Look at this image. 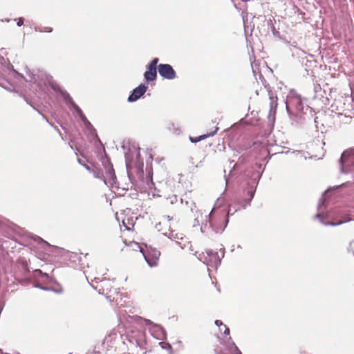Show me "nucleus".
Here are the masks:
<instances>
[{
	"mask_svg": "<svg viewBox=\"0 0 354 354\" xmlns=\"http://www.w3.org/2000/svg\"><path fill=\"white\" fill-rule=\"evenodd\" d=\"M43 31L46 32H51L53 31V28L51 27H46Z\"/></svg>",
	"mask_w": 354,
	"mask_h": 354,
	"instance_id": "15",
	"label": "nucleus"
},
{
	"mask_svg": "<svg viewBox=\"0 0 354 354\" xmlns=\"http://www.w3.org/2000/svg\"><path fill=\"white\" fill-rule=\"evenodd\" d=\"M163 217L165 218H166L169 221L175 219V216L174 215H171V216H170V215H165V216H163Z\"/></svg>",
	"mask_w": 354,
	"mask_h": 354,
	"instance_id": "13",
	"label": "nucleus"
},
{
	"mask_svg": "<svg viewBox=\"0 0 354 354\" xmlns=\"http://www.w3.org/2000/svg\"><path fill=\"white\" fill-rule=\"evenodd\" d=\"M83 166L88 170L90 172H91L92 171V169H93V166L92 167H90L88 166V165L86 164H83Z\"/></svg>",
	"mask_w": 354,
	"mask_h": 354,
	"instance_id": "16",
	"label": "nucleus"
},
{
	"mask_svg": "<svg viewBox=\"0 0 354 354\" xmlns=\"http://www.w3.org/2000/svg\"><path fill=\"white\" fill-rule=\"evenodd\" d=\"M150 252H149L147 255L143 254L145 260L151 267H154L158 265V260L160 255V252L159 251H153V258L150 257Z\"/></svg>",
	"mask_w": 354,
	"mask_h": 354,
	"instance_id": "7",
	"label": "nucleus"
},
{
	"mask_svg": "<svg viewBox=\"0 0 354 354\" xmlns=\"http://www.w3.org/2000/svg\"><path fill=\"white\" fill-rule=\"evenodd\" d=\"M218 218L220 219L223 223V225L218 226L216 219L215 213L211 212V214H209V222H210L211 225L216 227L219 230H223L225 227L226 224L228 221L227 219V216H226L225 213L222 212V213L219 214L218 215Z\"/></svg>",
	"mask_w": 354,
	"mask_h": 354,
	"instance_id": "4",
	"label": "nucleus"
},
{
	"mask_svg": "<svg viewBox=\"0 0 354 354\" xmlns=\"http://www.w3.org/2000/svg\"><path fill=\"white\" fill-rule=\"evenodd\" d=\"M158 70L161 77L167 80H173L176 77V71L168 64H160L158 66Z\"/></svg>",
	"mask_w": 354,
	"mask_h": 354,
	"instance_id": "3",
	"label": "nucleus"
},
{
	"mask_svg": "<svg viewBox=\"0 0 354 354\" xmlns=\"http://www.w3.org/2000/svg\"><path fill=\"white\" fill-rule=\"evenodd\" d=\"M158 58L156 57L148 64L147 71L145 73V78L147 81L155 80L157 77V64L158 62Z\"/></svg>",
	"mask_w": 354,
	"mask_h": 354,
	"instance_id": "2",
	"label": "nucleus"
},
{
	"mask_svg": "<svg viewBox=\"0 0 354 354\" xmlns=\"http://www.w3.org/2000/svg\"><path fill=\"white\" fill-rule=\"evenodd\" d=\"M217 129H218V128H216V129L213 132L203 134V135H201L198 137H189V140L193 143L198 142H199L202 140H204L209 136H214L216 133Z\"/></svg>",
	"mask_w": 354,
	"mask_h": 354,
	"instance_id": "8",
	"label": "nucleus"
},
{
	"mask_svg": "<svg viewBox=\"0 0 354 354\" xmlns=\"http://www.w3.org/2000/svg\"><path fill=\"white\" fill-rule=\"evenodd\" d=\"M175 239H176L177 240H176V242L178 245H180V247L182 248V249H184L185 248H186V246L187 245L189 244V242H187L186 239H185V237H180V238H178V237H175Z\"/></svg>",
	"mask_w": 354,
	"mask_h": 354,
	"instance_id": "10",
	"label": "nucleus"
},
{
	"mask_svg": "<svg viewBox=\"0 0 354 354\" xmlns=\"http://www.w3.org/2000/svg\"><path fill=\"white\" fill-rule=\"evenodd\" d=\"M147 87L144 84H140L133 89L131 94L128 97V101L130 102H135L142 96L146 92Z\"/></svg>",
	"mask_w": 354,
	"mask_h": 354,
	"instance_id": "5",
	"label": "nucleus"
},
{
	"mask_svg": "<svg viewBox=\"0 0 354 354\" xmlns=\"http://www.w3.org/2000/svg\"><path fill=\"white\" fill-rule=\"evenodd\" d=\"M223 330H224V328L223 327H222V328L220 327V330L222 331Z\"/></svg>",
	"mask_w": 354,
	"mask_h": 354,
	"instance_id": "19",
	"label": "nucleus"
},
{
	"mask_svg": "<svg viewBox=\"0 0 354 354\" xmlns=\"http://www.w3.org/2000/svg\"><path fill=\"white\" fill-rule=\"evenodd\" d=\"M342 223H343V221H340L339 222H337V223H335V222L329 223V224L331 225H340Z\"/></svg>",
	"mask_w": 354,
	"mask_h": 354,
	"instance_id": "17",
	"label": "nucleus"
},
{
	"mask_svg": "<svg viewBox=\"0 0 354 354\" xmlns=\"http://www.w3.org/2000/svg\"><path fill=\"white\" fill-rule=\"evenodd\" d=\"M91 286L94 289H95L99 294L105 295L106 298L111 299L113 294V283L106 279H103L100 281L97 280L96 279L92 281Z\"/></svg>",
	"mask_w": 354,
	"mask_h": 354,
	"instance_id": "1",
	"label": "nucleus"
},
{
	"mask_svg": "<svg viewBox=\"0 0 354 354\" xmlns=\"http://www.w3.org/2000/svg\"><path fill=\"white\" fill-rule=\"evenodd\" d=\"M91 172L93 174L94 176L97 178L102 179L103 178V172L102 169L95 165H93V169Z\"/></svg>",
	"mask_w": 354,
	"mask_h": 354,
	"instance_id": "9",
	"label": "nucleus"
},
{
	"mask_svg": "<svg viewBox=\"0 0 354 354\" xmlns=\"http://www.w3.org/2000/svg\"><path fill=\"white\" fill-rule=\"evenodd\" d=\"M215 324L216 326H218L219 328L220 327H223L224 328V334H225V335H229L230 334V329L225 324H223V322L221 320H216L215 321Z\"/></svg>",
	"mask_w": 354,
	"mask_h": 354,
	"instance_id": "11",
	"label": "nucleus"
},
{
	"mask_svg": "<svg viewBox=\"0 0 354 354\" xmlns=\"http://www.w3.org/2000/svg\"><path fill=\"white\" fill-rule=\"evenodd\" d=\"M41 243L43 245H45L46 247H48L49 249H51V248H53V247L52 245H50L48 242L44 241V240H41Z\"/></svg>",
	"mask_w": 354,
	"mask_h": 354,
	"instance_id": "14",
	"label": "nucleus"
},
{
	"mask_svg": "<svg viewBox=\"0 0 354 354\" xmlns=\"http://www.w3.org/2000/svg\"><path fill=\"white\" fill-rule=\"evenodd\" d=\"M77 110L80 111V109L77 106Z\"/></svg>",
	"mask_w": 354,
	"mask_h": 354,
	"instance_id": "20",
	"label": "nucleus"
},
{
	"mask_svg": "<svg viewBox=\"0 0 354 354\" xmlns=\"http://www.w3.org/2000/svg\"><path fill=\"white\" fill-rule=\"evenodd\" d=\"M17 20V24L18 26H21L24 24V18L19 17Z\"/></svg>",
	"mask_w": 354,
	"mask_h": 354,
	"instance_id": "12",
	"label": "nucleus"
},
{
	"mask_svg": "<svg viewBox=\"0 0 354 354\" xmlns=\"http://www.w3.org/2000/svg\"><path fill=\"white\" fill-rule=\"evenodd\" d=\"M78 162L82 165H83V164H85L81 159H78Z\"/></svg>",
	"mask_w": 354,
	"mask_h": 354,
	"instance_id": "18",
	"label": "nucleus"
},
{
	"mask_svg": "<svg viewBox=\"0 0 354 354\" xmlns=\"http://www.w3.org/2000/svg\"><path fill=\"white\" fill-rule=\"evenodd\" d=\"M342 164L354 162V147L345 150L340 159Z\"/></svg>",
	"mask_w": 354,
	"mask_h": 354,
	"instance_id": "6",
	"label": "nucleus"
}]
</instances>
